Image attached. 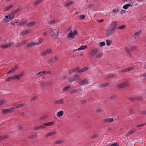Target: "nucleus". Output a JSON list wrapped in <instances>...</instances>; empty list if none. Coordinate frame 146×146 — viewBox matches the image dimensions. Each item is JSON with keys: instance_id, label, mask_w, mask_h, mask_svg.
<instances>
[{"instance_id": "obj_64", "label": "nucleus", "mask_w": 146, "mask_h": 146, "mask_svg": "<svg viewBox=\"0 0 146 146\" xmlns=\"http://www.w3.org/2000/svg\"><path fill=\"white\" fill-rule=\"evenodd\" d=\"M137 101H140L143 100V98L142 97H140L138 98H136Z\"/></svg>"}, {"instance_id": "obj_7", "label": "nucleus", "mask_w": 146, "mask_h": 146, "mask_svg": "<svg viewBox=\"0 0 146 146\" xmlns=\"http://www.w3.org/2000/svg\"><path fill=\"white\" fill-rule=\"evenodd\" d=\"M99 51L98 48H96L91 50L90 52V55L91 56H94L98 53Z\"/></svg>"}, {"instance_id": "obj_49", "label": "nucleus", "mask_w": 146, "mask_h": 146, "mask_svg": "<svg viewBox=\"0 0 146 146\" xmlns=\"http://www.w3.org/2000/svg\"><path fill=\"white\" fill-rule=\"evenodd\" d=\"M43 40L42 38H40L38 42H36V45H38L39 44H40L43 41Z\"/></svg>"}, {"instance_id": "obj_42", "label": "nucleus", "mask_w": 146, "mask_h": 146, "mask_svg": "<svg viewBox=\"0 0 146 146\" xmlns=\"http://www.w3.org/2000/svg\"><path fill=\"white\" fill-rule=\"evenodd\" d=\"M103 56V53L102 52H101L99 54H98L96 56V58H101Z\"/></svg>"}, {"instance_id": "obj_41", "label": "nucleus", "mask_w": 146, "mask_h": 146, "mask_svg": "<svg viewBox=\"0 0 146 146\" xmlns=\"http://www.w3.org/2000/svg\"><path fill=\"white\" fill-rule=\"evenodd\" d=\"M21 10V7L18 8L16 9L13 11V12H15L16 14L18 12L20 11Z\"/></svg>"}, {"instance_id": "obj_14", "label": "nucleus", "mask_w": 146, "mask_h": 146, "mask_svg": "<svg viewBox=\"0 0 146 146\" xmlns=\"http://www.w3.org/2000/svg\"><path fill=\"white\" fill-rule=\"evenodd\" d=\"M135 130L132 129L129 132H128L125 135L126 137H128L131 135L133 134L135 132Z\"/></svg>"}, {"instance_id": "obj_35", "label": "nucleus", "mask_w": 146, "mask_h": 146, "mask_svg": "<svg viewBox=\"0 0 146 146\" xmlns=\"http://www.w3.org/2000/svg\"><path fill=\"white\" fill-rule=\"evenodd\" d=\"M88 67H85L82 68L80 69V73L83 72L88 70Z\"/></svg>"}, {"instance_id": "obj_55", "label": "nucleus", "mask_w": 146, "mask_h": 146, "mask_svg": "<svg viewBox=\"0 0 146 146\" xmlns=\"http://www.w3.org/2000/svg\"><path fill=\"white\" fill-rule=\"evenodd\" d=\"M54 62L53 59H51L49 60L48 62V64H52Z\"/></svg>"}, {"instance_id": "obj_13", "label": "nucleus", "mask_w": 146, "mask_h": 146, "mask_svg": "<svg viewBox=\"0 0 146 146\" xmlns=\"http://www.w3.org/2000/svg\"><path fill=\"white\" fill-rule=\"evenodd\" d=\"M87 48V45H82L79 48H78V49L76 50H74V52H75L77 50H84L85 49Z\"/></svg>"}, {"instance_id": "obj_28", "label": "nucleus", "mask_w": 146, "mask_h": 146, "mask_svg": "<svg viewBox=\"0 0 146 146\" xmlns=\"http://www.w3.org/2000/svg\"><path fill=\"white\" fill-rule=\"evenodd\" d=\"M67 37L68 38H73V32H72V31H71L68 34Z\"/></svg>"}, {"instance_id": "obj_21", "label": "nucleus", "mask_w": 146, "mask_h": 146, "mask_svg": "<svg viewBox=\"0 0 146 146\" xmlns=\"http://www.w3.org/2000/svg\"><path fill=\"white\" fill-rule=\"evenodd\" d=\"M24 105H25L24 104H17V105L15 106L14 107L12 108H13V110H14V109H17L18 108H19L21 106H24Z\"/></svg>"}, {"instance_id": "obj_23", "label": "nucleus", "mask_w": 146, "mask_h": 146, "mask_svg": "<svg viewBox=\"0 0 146 146\" xmlns=\"http://www.w3.org/2000/svg\"><path fill=\"white\" fill-rule=\"evenodd\" d=\"M54 123V122L52 121L50 122L45 123H44V125L46 128V126H50L53 125Z\"/></svg>"}, {"instance_id": "obj_60", "label": "nucleus", "mask_w": 146, "mask_h": 146, "mask_svg": "<svg viewBox=\"0 0 146 146\" xmlns=\"http://www.w3.org/2000/svg\"><path fill=\"white\" fill-rule=\"evenodd\" d=\"M78 32L77 30H75L74 31V36L77 35Z\"/></svg>"}, {"instance_id": "obj_4", "label": "nucleus", "mask_w": 146, "mask_h": 146, "mask_svg": "<svg viewBox=\"0 0 146 146\" xmlns=\"http://www.w3.org/2000/svg\"><path fill=\"white\" fill-rule=\"evenodd\" d=\"M52 51L51 48H48L44 52H42L41 53V56H44L48 54L52 53Z\"/></svg>"}, {"instance_id": "obj_22", "label": "nucleus", "mask_w": 146, "mask_h": 146, "mask_svg": "<svg viewBox=\"0 0 146 146\" xmlns=\"http://www.w3.org/2000/svg\"><path fill=\"white\" fill-rule=\"evenodd\" d=\"M36 24V22L35 21H33L32 22H31L28 23L27 25V26L28 27H30L31 26H32L35 25Z\"/></svg>"}, {"instance_id": "obj_11", "label": "nucleus", "mask_w": 146, "mask_h": 146, "mask_svg": "<svg viewBox=\"0 0 146 146\" xmlns=\"http://www.w3.org/2000/svg\"><path fill=\"white\" fill-rule=\"evenodd\" d=\"M26 42L27 41L26 40L21 42L20 43L17 44L16 45V47L17 48L21 47L22 46L25 44Z\"/></svg>"}, {"instance_id": "obj_56", "label": "nucleus", "mask_w": 146, "mask_h": 146, "mask_svg": "<svg viewBox=\"0 0 146 146\" xmlns=\"http://www.w3.org/2000/svg\"><path fill=\"white\" fill-rule=\"evenodd\" d=\"M55 23V20H53L51 21H50L48 22V24L50 25H52L53 23Z\"/></svg>"}, {"instance_id": "obj_17", "label": "nucleus", "mask_w": 146, "mask_h": 146, "mask_svg": "<svg viewBox=\"0 0 146 146\" xmlns=\"http://www.w3.org/2000/svg\"><path fill=\"white\" fill-rule=\"evenodd\" d=\"M5 18L4 19H3L4 21L5 22L7 23L8 22H9L10 21H11V20H12V19L10 20V19H11V18H10V17L9 16H9L6 15L5 16Z\"/></svg>"}, {"instance_id": "obj_1", "label": "nucleus", "mask_w": 146, "mask_h": 146, "mask_svg": "<svg viewBox=\"0 0 146 146\" xmlns=\"http://www.w3.org/2000/svg\"><path fill=\"white\" fill-rule=\"evenodd\" d=\"M116 22L114 21L111 24L106 30V34L108 36H110L115 32L117 27Z\"/></svg>"}, {"instance_id": "obj_59", "label": "nucleus", "mask_w": 146, "mask_h": 146, "mask_svg": "<svg viewBox=\"0 0 146 146\" xmlns=\"http://www.w3.org/2000/svg\"><path fill=\"white\" fill-rule=\"evenodd\" d=\"M137 49V47L135 46H133L131 47L130 50L131 51H134L136 50Z\"/></svg>"}, {"instance_id": "obj_20", "label": "nucleus", "mask_w": 146, "mask_h": 146, "mask_svg": "<svg viewBox=\"0 0 146 146\" xmlns=\"http://www.w3.org/2000/svg\"><path fill=\"white\" fill-rule=\"evenodd\" d=\"M80 79V76L78 74H76L74 75V81L79 80Z\"/></svg>"}, {"instance_id": "obj_27", "label": "nucleus", "mask_w": 146, "mask_h": 146, "mask_svg": "<svg viewBox=\"0 0 146 146\" xmlns=\"http://www.w3.org/2000/svg\"><path fill=\"white\" fill-rule=\"evenodd\" d=\"M16 14L15 12H13V11L11 13H10L9 15V16L10 17V18H11V19H13L15 17V14Z\"/></svg>"}, {"instance_id": "obj_43", "label": "nucleus", "mask_w": 146, "mask_h": 146, "mask_svg": "<svg viewBox=\"0 0 146 146\" xmlns=\"http://www.w3.org/2000/svg\"><path fill=\"white\" fill-rule=\"evenodd\" d=\"M119 8H117L116 9H113L112 11V12L113 13L115 14L116 13H117L119 12Z\"/></svg>"}, {"instance_id": "obj_45", "label": "nucleus", "mask_w": 146, "mask_h": 146, "mask_svg": "<svg viewBox=\"0 0 146 146\" xmlns=\"http://www.w3.org/2000/svg\"><path fill=\"white\" fill-rule=\"evenodd\" d=\"M95 112L96 113H101L103 112V110H102L99 108L96 109L95 111Z\"/></svg>"}, {"instance_id": "obj_40", "label": "nucleus", "mask_w": 146, "mask_h": 146, "mask_svg": "<svg viewBox=\"0 0 146 146\" xmlns=\"http://www.w3.org/2000/svg\"><path fill=\"white\" fill-rule=\"evenodd\" d=\"M126 27V25H123L119 26L117 28L118 29L123 30L125 29Z\"/></svg>"}, {"instance_id": "obj_37", "label": "nucleus", "mask_w": 146, "mask_h": 146, "mask_svg": "<svg viewBox=\"0 0 146 146\" xmlns=\"http://www.w3.org/2000/svg\"><path fill=\"white\" fill-rule=\"evenodd\" d=\"M13 6V5H10L8 7H5V11H8L11 9Z\"/></svg>"}, {"instance_id": "obj_51", "label": "nucleus", "mask_w": 146, "mask_h": 146, "mask_svg": "<svg viewBox=\"0 0 146 146\" xmlns=\"http://www.w3.org/2000/svg\"><path fill=\"white\" fill-rule=\"evenodd\" d=\"M79 39V37L78 35L77 36H74V41L77 42L78 40Z\"/></svg>"}, {"instance_id": "obj_12", "label": "nucleus", "mask_w": 146, "mask_h": 146, "mask_svg": "<svg viewBox=\"0 0 146 146\" xmlns=\"http://www.w3.org/2000/svg\"><path fill=\"white\" fill-rule=\"evenodd\" d=\"M133 69V68L132 67L126 68L122 70L121 71V72L122 73L126 72H127Z\"/></svg>"}, {"instance_id": "obj_57", "label": "nucleus", "mask_w": 146, "mask_h": 146, "mask_svg": "<svg viewBox=\"0 0 146 146\" xmlns=\"http://www.w3.org/2000/svg\"><path fill=\"white\" fill-rule=\"evenodd\" d=\"M106 44L104 42H102L100 43V46H105Z\"/></svg>"}, {"instance_id": "obj_24", "label": "nucleus", "mask_w": 146, "mask_h": 146, "mask_svg": "<svg viewBox=\"0 0 146 146\" xmlns=\"http://www.w3.org/2000/svg\"><path fill=\"white\" fill-rule=\"evenodd\" d=\"M42 0H36L33 2L35 6H36L42 2Z\"/></svg>"}, {"instance_id": "obj_53", "label": "nucleus", "mask_w": 146, "mask_h": 146, "mask_svg": "<svg viewBox=\"0 0 146 146\" xmlns=\"http://www.w3.org/2000/svg\"><path fill=\"white\" fill-rule=\"evenodd\" d=\"M47 115H45L41 117L40 119L41 120H43L46 119L47 117Z\"/></svg>"}, {"instance_id": "obj_6", "label": "nucleus", "mask_w": 146, "mask_h": 146, "mask_svg": "<svg viewBox=\"0 0 146 146\" xmlns=\"http://www.w3.org/2000/svg\"><path fill=\"white\" fill-rule=\"evenodd\" d=\"M14 42H11L9 43L5 44H3L1 45L0 47L3 49L6 48L10 47L13 45Z\"/></svg>"}, {"instance_id": "obj_26", "label": "nucleus", "mask_w": 146, "mask_h": 146, "mask_svg": "<svg viewBox=\"0 0 146 146\" xmlns=\"http://www.w3.org/2000/svg\"><path fill=\"white\" fill-rule=\"evenodd\" d=\"M56 133H57V132L56 131H54V132H51L48 133L45 135V137H48L52 135H53L55 134Z\"/></svg>"}, {"instance_id": "obj_19", "label": "nucleus", "mask_w": 146, "mask_h": 146, "mask_svg": "<svg viewBox=\"0 0 146 146\" xmlns=\"http://www.w3.org/2000/svg\"><path fill=\"white\" fill-rule=\"evenodd\" d=\"M30 32V30H27L24 31L22 32H21L20 34L21 35H24L27 34H28Z\"/></svg>"}, {"instance_id": "obj_18", "label": "nucleus", "mask_w": 146, "mask_h": 146, "mask_svg": "<svg viewBox=\"0 0 146 146\" xmlns=\"http://www.w3.org/2000/svg\"><path fill=\"white\" fill-rule=\"evenodd\" d=\"M35 45H36V42H32L28 43L27 44V47L29 48L32 47Z\"/></svg>"}, {"instance_id": "obj_8", "label": "nucleus", "mask_w": 146, "mask_h": 146, "mask_svg": "<svg viewBox=\"0 0 146 146\" xmlns=\"http://www.w3.org/2000/svg\"><path fill=\"white\" fill-rule=\"evenodd\" d=\"M52 83L51 81L42 82L40 84V85L43 87L50 85Z\"/></svg>"}, {"instance_id": "obj_48", "label": "nucleus", "mask_w": 146, "mask_h": 146, "mask_svg": "<svg viewBox=\"0 0 146 146\" xmlns=\"http://www.w3.org/2000/svg\"><path fill=\"white\" fill-rule=\"evenodd\" d=\"M129 99L130 101L131 102H133L135 101H137L136 98H129Z\"/></svg>"}, {"instance_id": "obj_30", "label": "nucleus", "mask_w": 146, "mask_h": 146, "mask_svg": "<svg viewBox=\"0 0 146 146\" xmlns=\"http://www.w3.org/2000/svg\"><path fill=\"white\" fill-rule=\"evenodd\" d=\"M100 135L98 134H95L91 136V139H94L98 138Z\"/></svg>"}, {"instance_id": "obj_63", "label": "nucleus", "mask_w": 146, "mask_h": 146, "mask_svg": "<svg viewBox=\"0 0 146 146\" xmlns=\"http://www.w3.org/2000/svg\"><path fill=\"white\" fill-rule=\"evenodd\" d=\"M5 102V101L4 100H0V106L3 105Z\"/></svg>"}, {"instance_id": "obj_33", "label": "nucleus", "mask_w": 146, "mask_h": 146, "mask_svg": "<svg viewBox=\"0 0 146 146\" xmlns=\"http://www.w3.org/2000/svg\"><path fill=\"white\" fill-rule=\"evenodd\" d=\"M64 114V112L62 110L59 111L58 112L57 115L58 117H60L63 115Z\"/></svg>"}, {"instance_id": "obj_46", "label": "nucleus", "mask_w": 146, "mask_h": 146, "mask_svg": "<svg viewBox=\"0 0 146 146\" xmlns=\"http://www.w3.org/2000/svg\"><path fill=\"white\" fill-rule=\"evenodd\" d=\"M112 42V41L110 40H106V42L108 46L110 45L111 44Z\"/></svg>"}, {"instance_id": "obj_10", "label": "nucleus", "mask_w": 146, "mask_h": 146, "mask_svg": "<svg viewBox=\"0 0 146 146\" xmlns=\"http://www.w3.org/2000/svg\"><path fill=\"white\" fill-rule=\"evenodd\" d=\"M114 121V119L113 118H109L104 119L103 120V122L104 123H109L113 122Z\"/></svg>"}, {"instance_id": "obj_36", "label": "nucleus", "mask_w": 146, "mask_h": 146, "mask_svg": "<svg viewBox=\"0 0 146 146\" xmlns=\"http://www.w3.org/2000/svg\"><path fill=\"white\" fill-rule=\"evenodd\" d=\"M71 86L70 85H68L65 87L63 89V91L64 92L68 90L70 87Z\"/></svg>"}, {"instance_id": "obj_16", "label": "nucleus", "mask_w": 146, "mask_h": 146, "mask_svg": "<svg viewBox=\"0 0 146 146\" xmlns=\"http://www.w3.org/2000/svg\"><path fill=\"white\" fill-rule=\"evenodd\" d=\"M37 137V134H35L30 135L28 137V138L29 139H33L36 138Z\"/></svg>"}, {"instance_id": "obj_32", "label": "nucleus", "mask_w": 146, "mask_h": 146, "mask_svg": "<svg viewBox=\"0 0 146 146\" xmlns=\"http://www.w3.org/2000/svg\"><path fill=\"white\" fill-rule=\"evenodd\" d=\"M64 140H59L54 142V144H59L62 143L64 142Z\"/></svg>"}, {"instance_id": "obj_3", "label": "nucleus", "mask_w": 146, "mask_h": 146, "mask_svg": "<svg viewBox=\"0 0 146 146\" xmlns=\"http://www.w3.org/2000/svg\"><path fill=\"white\" fill-rule=\"evenodd\" d=\"M129 85L128 82L127 81H126L117 84L116 86V88L118 89H120L122 88L126 87V86H128Z\"/></svg>"}, {"instance_id": "obj_5", "label": "nucleus", "mask_w": 146, "mask_h": 146, "mask_svg": "<svg viewBox=\"0 0 146 146\" xmlns=\"http://www.w3.org/2000/svg\"><path fill=\"white\" fill-rule=\"evenodd\" d=\"M14 111L13 108H10L9 109H3L1 111V113L3 114H7L8 113H11Z\"/></svg>"}, {"instance_id": "obj_58", "label": "nucleus", "mask_w": 146, "mask_h": 146, "mask_svg": "<svg viewBox=\"0 0 146 146\" xmlns=\"http://www.w3.org/2000/svg\"><path fill=\"white\" fill-rule=\"evenodd\" d=\"M117 97V96L115 95H112L110 97V99L111 100H113L115 98Z\"/></svg>"}, {"instance_id": "obj_50", "label": "nucleus", "mask_w": 146, "mask_h": 146, "mask_svg": "<svg viewBox=\"0 0 146 146\" xmlns=\"http://www.w3.org/2000/svg\"><path fill=\"white\" fill-rule=\"evenodd\" d=\"M130 6V4H128L125 5L123 6V8L125 9H126L128 7H129Z\"/></svg>"}, {"instance_id": "obj_29", "label": "nucleus", "mask_w": 146, "mask_h": 146, "mask_svg": "<svg viewBox=\"0 0 146 146\" xmlns=\"http://www.w3.org/2000/svg\"><path fill=\"white\" fill-rule=\"evenodd\" d=\"M74 72H76L80 73V67H77L74 68Z\"/></svg>"}, {"instance_id": "obj_9", "label": "nucleus", "mask_w": 146, "mask_h": 146, "mask_svg": "<svg viewBox=\"0 0 146 146\" xmlns=\"http://www.w3.org/2000/svg\"><path fill=\"white\" fill-rule=\"evenodd\" d=\"M88 83L89 82L88 80L85 78L80 82L79 84L80 86H82L85 84H88Z\"/></svg>"}, {"instance_id": "obj_2", "label": "nucleus", "mask_w": 146, "mask_h": 146, "mask_svg": "<svg viewBox=\"0 0 146 146\" xmlns=\"http://www.w3.org/2000/svg\"><path fill=\"white\" fill-rule=\"evenodd\" d=\"M50 29L51 33V36L52 38L54 40H57L59 34V30L57 29H54L52 28H50Z\"/></svg>"}, {"instance_id": "obj_15", "label": "nucleus", "mask_w": 146, "mask_h": 146, "mask_svg": "<svg viewBox=\"0 0 146 146\" xmlns=\"http://www.w3.org/2000/svg\"><path fill=\"white\" fill-rule=\"evenodd\" d=\"M54 103L55 104H64V102L63 99H60L55 101Z\"/></svg>"}, {"instance_id": "obj_34", "label": "nucleus", "mask_w": 146, "mask_h": 146, "mask_svg": "<svg viewBox=\"0 0 146 146\" xmlns=\"http://www.w3.org/2000/svg\"><path fill=\"white\" fill-rule=\"evenodd\" d=\"M13 80H14V77L13 76L7 78L5 79V80L7 82H9Z\"/></svg>"}, {"instance_id": "obj_62", "label": "nucleus", "mask_w": 146, "mask_h": 146, "mask_svg": "<svg viewBox=\"0 0 146 146\" xmlns=\"http://www.w3.org/2000/svg\"><path fill=\"white\" fill-rule=\"evenodd\" d=\"M80 19L82 20H83L85 19V17L84 15H82L80 16Z\"/></svg>"}, {"instance_id": "obj_31", "label": "nucleus", "mask_w": 146, "mask_h": 146, "mask_svg": "<svg viewBox=\"0 0 146 146\" xmlns=\"http://www.w3.org/2000/svg\"><path fill=\"white\" fill-rule=\"evenodd\" d=\"M27 23V22L26 21H22L20 22L18 24V25L21 27L22 25H25Z\"/></svg>"}, {"instance_id": "obj_44", "label": "nucleus", "mask_w": 146, "mask_h": 146, "mask_svg": "<svg viewBox=\"0 0 146 146\" xmlns=\"http://www.w3.org/2000/svg\"><path fill=\"white\" fill-rule=\"evenodd\" d=\"M59 59V57L58 56H56L53 58V60L54 62H56Z\"/></svg>"}, {"instance_id": "obj_39", "label": "nucleus", "mask_w": 146, "mask_h": 146, "mask_svg": "<svg viewBox=\"0 0 146 146\" xmlns=\"http://www.w3.org/2000/svg\"><path fill=\"white\" fill-rule=\"evenodd\" d=\"M72 3H73L72 1H71L69 2H68L65 4L64 6L65 7H68L70 6V5H71L72 4Z\"/></svg>"}, {"instance_id": "obj_52", "label": "nucleus", "mask_w": 146, "mask_h": 146, "mask_svg": "<svg viewBox=\"0 0 146 146\" xmlns=\"http://www.w3.org/2000/svg\"><path fill=\"white\" fill-rule=\"evenodd\" d=\"M36 75H37L38 77H39L43 76L42 71H40L38 72V73Z\"/></svg>"}, {"instance_id": "obj_47", "label": "nucleus", "mask_w": 146, "mask_h": 146, "mask_svg": "<svg viewBox=\"0 0 146 146\" xmlns=\"http://www.w3.org/2000/svg\"><path fill=\"white\" fill-rule=\"evenodd\" d=\"M116 75L112 74V75H111L108 76H107V78L108 79H110L111 78H112L114 77H116Z\"/></svg>"}, {"instance_id": "obj_38", "label": "nucleus", "mask_w": 146, "mask_h": 146, "mask_svg": "<svg viewBox=\"0 0 146 146\" xmlns=\"http://www.w3.org/2000/svg\"><path fill=\"white\" fill-rule=\"evenodd\" d=\"M18 67V66L17 65H15L11 69L12 71V72H14L16 70H17Z\"/></svg>"}, {"instance_id": "obj_25", "label": "nucleus", "mask_w": 146, "mask_h": 146, "mask_svg": "<svg viewBox=\"0 0 146 146\" xmlns=\"http://www.w3.org/2000/svg\"><path fill=\"white\" fill-rule=\"evenodd\" d=\"M109 85L108 82H105L100 84V85L101 88H103L108 86Z\"/></svg>"}, {"instance_id": "obj_61", "label": "nucleus", "mask_w": 146, "mask_h": 146, "mask_svg": "<svg viewBox=\"0 0 146 146\" xmlns=\"http://www.w3.org/2000/svg\"><path fill=\"white\" fill-rule=\"evenodd\" d=\"M88 102L87 100H82L81 101V103L82 104H84L87 102Z\"/></svg>"}, {"instance_id": "obj_54", "label": "nucleus", "mask_w": 146, "mask_h": 146, "mask_svg": "<svg viewBox=\"0 0 146 146\" xmlns=\"http://www.w3.org/2000/svg\"><path fill=\"white\" fill-rule=\"evenodd\" d=\"M13 77H14V80L16 79H19L20 78L19 74L17 75L13 76Z\"/></svg>"}]
</instances>
